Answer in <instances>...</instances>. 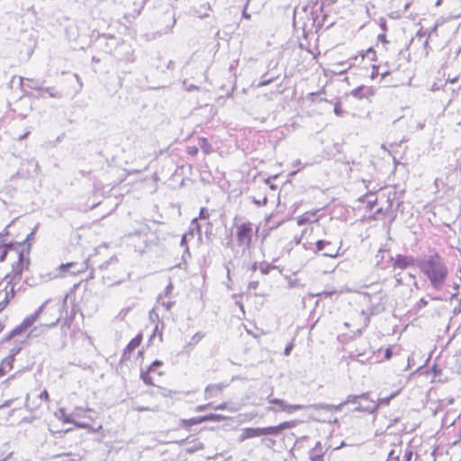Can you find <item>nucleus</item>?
I'll list each match as a JSON object with an SVG mask.
<instances>
[{
  "label": "nucleus",
  "mask_w": 461,
  "mask_h": 461,
  "mask_svg": "<svg viewBox=\"0 0 461 461\" xmlns=\"http://www.w3.org/2000/svg\"><path fill=\"white\" fill-rule=\"evenodd\" d=\"M258 204H266L267 203V198L265 197L262 201V203L260 202H256Z\"/></svg>",
  "instance_id": "nucleus-59"
},
{
  "label": "nucleus",
  "mask_w": 461,
  "mask_h": 461,
  "mask_svg": "<svg viewBox=\"0 0 461 461\" xmlns=\"http://www.w3.org/2000/svg\"><path fill=\"white\" fill-rule=\"evenodd\" d=\"M358 402H359V395H349V396H348V399L345 402V403L353 402V403H357L358 405Z\"/></svg>",
  "instance_id": "nucleus-30"
},
{
  "label": "nucleus",
  "mask_w": 461,
  "mask_h": 461,
  "mask_svg": "<svg viewBox=\"0 0 461 461\" xmlns=\"http://www.w3.org/2000/svg\"><path fill=\"white\" fill-rule=\"evenodd\" d=\"M427 304H428V301H426L425 299L422 298L418 303V307L419 308L425 307Z\"/></svg>",
  "instance_id": "nucleus-45"
},
{
  "label": "nucleus",
  "mask_w": 461,
  "mask_h": 461,
  "mask_svg": "<svg viewBox=\"0 0 461 461\" xmlns=\"http://www.w3.org/2000/svg\"><path fill=\"white\" fill-rule=\"evenodd\" d=\"M411 456H412V451L410 450L409 448L405 449L404 456H403V459H404L403 461H411Z\"/></svg>",
  "instance_id": "nucleus-33"
},
{
  "label": "nucleus",
  "mask_w": 461,
  "mask_h": 461,
  "mask_svg": "<svg viewBox=\"0 0 461 461\" xmlns=\"http://www.w3.org/2000/svg\"><path fill=\"white\" fill-rule=\"evenodd\" d=\"M414 264V258L403 255H397V257L394 259L393 267L400 269H405L409 266H412Z\"/></svg>",
  "instance_id": "nucleus-9"
},
{
  "label": "nucleus",
  "mask_w": 461,
  "mask_h": 461,
  "mask_svg": "<svg viewBox=\"0 0 461 461\" xmlns=\"http://www.w3.org/2000/svg\"><path fill=\"white\" fill-rule=\"evenodd\" d=\"M42 90L48 93L51 97L59 98L61 96L60 94L52 92L51 88H44Z\"/></svg>",
  "instance_id": "nucleus-35"
},
{
  "label": "nucleus",
  "mask_w": 461,
  "mask_h": 461,
  "mask_svg": "<svg viewBox=\"0 0 461 461\" xmlns=\"http://www.w3.org/2000/svg\"><path fill=\"white\" fill-rule=\"evenodd\" d=\"M257 268H258V264H257V263H254V264L252 265V267H251L252 271H256V270H257Z\"/></svg>",
  "instance_id": "nucleus-58"
},
{
  "label": "nucleus",
  "mask_w": 461,
  "mask_h": 461,
  "mask_svg": "<svg viewBox=\"0 0 461 461\" xmlns=\"http://www.w3.org/2000/svg\"><path fill=\"white\" fill-rule=\"evenodd\" d=\"M192 224L194 225L196 224V228L198 230V231L200 232V227L198 226L197 224V218H194L193 221H192Z\"/></svg>",
  "instance_id": "nucleus-55"
},
{
  "label": "nucleus",
  "mask_w": 461,
  "mask_h": 461,
  "mask_svg": "<svg viewBox=\"0 0 461 461\" xmlns=\"http://www.w3.org/2000/svg\"><path fill=\"white\" fill-rule=\"evenodd\" d=\"M162 365V362L159 360H155L149 367V371L154 372L156 367L160 366Z\"/></svg>",
  "instance_id": "nucleus-32"
},
{
  "label": "nucleus",
  "mask_w": 461,
  "mask_h": 461,
  "mask_svg": "<svg viewBox=\"0 0 461 461\" xmlns=\"http://www.w3.org/2000/svg\"><path fill=\"white\" fill-rule=\"evenodd\" d=\"M340 247L326 240H318L316 242V251H323L322 256L336 258L339 255Z\"/></svg>",
  "instance_id": "nucleus-5"
},
{
  "label": "nucleus",
  "mask_w": 461,
  "mask_h": 461,
  "mask_svg": "<svg viewBox=\"0 0 461 461\" xmlns=\"http://www.w3.org/2000/svg\"><path fill=\"white\" fill-rule=\"evenodd\" d=\"M14 354L15 353L11 354L8 357H6L5 358H4V360L2 361V364H1V369L3 371L11 370L12 369L13 364H14Z\"/></svg>",
  "instance_id": "nucleus-18"
},
{
  "label": "nucleus",
  "mask_w": 461,
  "mask_h": 461,
  "mask_svg": "<svg viewBox=\"0 0 461 461\" xmlns=\"http://www.w3.org/2000/svg\"><path fill=\"white\" fill-rule=\"evenodd\" d=\"M258 281H251L249 283L248 288H249V290H255L258 288Z\"/></svg>",
  "instance_id": "nucleus-42"
},
{
  "label": "nucleus",
  "mask_w": 461,
  "mask_h": 461,
  "mask_svg": "<svg viewBox=\"0 0 461 461\" xmlns=\"http://www.w3.org/2000/svg\"><path fill=\"white\" fill-rule=\"evenodd\" d=\"M293 348H294V344L293 343L288 344L285 347V348L284 355L285 356H289L291 351H292V349H293Z\"/></svg>",
  "instance_id": "nucleus-41"
},
{
  "label": "nucleus",
  "mask_w": 461,
  "mask_h": 461,
  "mask_svg": "<svg viewBox=\"0 0 461 461\" xmlns=\"http://www.w3.org/2000/svg\"><path fill=\"white\" fill-rule=\"evenodd\" d=\"M253 224L249 221L237 225V241L240 247L249 249L253 237Z\"/></svg>",
  "instance_id": "nucleus-2"
},
{
  "label": "nucleus",
  "mask_w": 461,
  "mask_h": 461,
  "mask_svg": "<svg viewBox=\"0 0 461 461\" xmlns=\"http://www.w3.org/2000/svg\"><path fill=\"white\" fill-rule=\"evenodd\" d=\"M390 357H391V350L387 349L385 352V357L388 359V358H390Z\"/></svg>",
  "instance_id": "nucleus-57"
},
{
  "label": "nucleus",
  "mask_w": 461,
  "mask_h": 461,
  "mask_svg": "<svg viewBox=\"0 0 461 461\" xmlns=\"http://www.w3.org/2000/svg\"><path fill=\"white\" fill-rule=\"evenodd\" d=\"M271 82V80H264L258 84L259 86H267Z\"/></svg>",
  "instance_id": "nucleus-52"
},
{
  "label": "nucleus",
  "mask_w": 461,
  "mask_h": 461,
  "mask_svg": "<svg viewBox=\"0 0 461 461\" xmlns=\"http://www.w3.org/2000/svg\"><path fill=\"white\" fill-rule=\"evenodd\" d=\"M335 292L334 291H330V292H322L321 294H316L317 296L319 295H324L325 297H330Z\"/></svg>",
  "instance_id": "nucleus-47"
},
{
  "label": "nucleus",
  "mask_w": 461,
  "mask_h": 461,
  "mask_svg": "<svg viewBox=\"0 0 461 461\" xmlns=\"http://www.w3.org/2000/svg\"><path fill=\"white\" fill-rule=\"evenodd\" d=\"M9 405H10V402L8 401V402H5L3 406L8 407Z\"/></svg>",
  "instance_id": "nucleus-63"
},
{
  "label": "nucleus",
  "mask_w": 461,
  "mask_h": 461,
  "mask_svg": "<svg viewBox=\"0 0 461 461\" xmlns=\"http://www.w3.org/2000/svg\"><path fill=\"white\" fill-rule=\"evenodd\" d=\"M247 6H248V3L246 4V5L244 7V10L242 12V17L245 18V19H249L250 18V14H248L247 11H246Z\"/></svg>",
  "instance_id": "nucleus-46"
},
{
  "label": "nucleus",
  "mask_w": 461,
  "mask_h": 461,
  "mask_svg": "<svg viewBox=\"0 0 461 461\" xmlns=\"http://www.w3.org/2000/svg\"><path fill=\"white\" fill-rule=\"evenodd\" d=\"M7 255V249L5 247L0 246V261H4Z\"/></svg>",
  "instance_id": "nucleus-36"
},
{
  "label": "nucleus",
  "mask_w": 461,
  "mask_h": 461,
  "mask_svg": "<svg viewBox=\"0 0 461 461\" xmlns=\"http://www.w3.org/2000/svg\"><path fill=\"white\" fill-rule=\"evenodd\" d=\"M457 277H458L459 281L461 282V267L458 269Z\"/></svg>",
  "instance_id": "nucleus-60"
},
{
  "label": "nucleus",
  "mask_w": 461,
  "mask_h": 461,
  "mask_svg": "<svg viewBox=\"0 0 461 461\" xmlns=\"http://www.w3.org/2000/svg\"><path fill=\"white\" fill-rule=\"evenodd\" d=\"M316 212H307L301 215L297 220V224L302 226L312 221V217L315 216Z\"/></svg>",
  "instance_id": "nucleus-19"
},
{
  "label": "nucleus",
  "mask_w": 461,
  "mask_h": 461,
  "mask_svg": "<svg viewBox=\"0 0 461 461\" xmlns=\"http://www.w3.org/2000/svg\"><path fill=\"white\" fill-rule=\"evenodd\" d=\"M334 113L337 116H341L344 113V111L342 109V105L339 102H337L334 105Z\"/></svg>",
  "instance_id": "nucleus-26"
},
{
  "label": "nucleus",
  "mask_w": 461,
  "mask_h": 461,
  "mask_svg": "<svg viewBox=\"0 0 461 461\" xmlns=\"http://www.w3.org/2000/svg\"><path fill=\"white\" fill-rule=\"evenodd\" d=\"M390 401L389 397L379 399V402L370 400L366 394L359 395L358 405L356 408L357 411L374 412L380 404H388Z\"/></svg>",
  "instance_id": "nucleus-4"
},
{
  "label": "nucleus",
  "mask_w": 461,
  "mask_h": 461,
  "mask_svg": "<svg viewBox=\"0 0 461 461\" xmlns=\"http://www.w3.org/2000/svg\"><path fill=\"white\" fill-rule=\"evenodd\" d=\"M215 411H221V410H225L228 408V405L226 402H223V403H221L219 405H216V406H213L212 407Z\"/></svg>",
  "instance_id": "nucleus-43"
},
{
  "label": "nucleus",
  "mask_w": 461,
  "mask_h": 461,
  "mask_svg": "<svg viewBox=\"0 0 461 461\" xmlns=\"http://www.w3.org/2000/svg\"><path fill=\"white\" fill-rule=\"evenodd\" d=\"M180 244H181V246H186V236L185 235H183Z\"/></svg>",
  "instance_id": "nucleus-49"
},
{
  "label": "nucleus",
  "mask_w": 461,
  "mask_h": 461,
  "mask_svg": "<svg viewBox=\"0 0 461 461\" xmlns=\"http://www.w3.org/2000/svg\"><path fill=\"white\" fill-rule=\"evenodd\" d=\"M92 413L96 415L95 412H94L90 409L84 410L82 408H76L71 413V417L73 420L80 418H88L89 420H95V417L91 415Z\"/></svg>",
  "instance_id": "nucleus-12"
},
{
  "label": "nucleus",
  "mask_w": 461,
  "mask_h": 461,
  "mask_svg": "<svg viewBox=\"0 0 461 461\" xmlns=\"http://www.w3.org/2000/svg\"><path fill=\"white\" fill-rule=\"evenodd\" d=\"M260 272L264 275L267 274L268 271H269V268H270V266L268 265H265V264H261L259 267H258Z\"/></svg>",
  "instance_id": "nucleus-38"
},
{
  "label": "nucleus",
  "mask_w": 461,
  "mask_h": 461,
  "mask_svg": "<svg viewBox=\"0 0 461 461\" xmlns=\"http://www.w3.org/2000/svg\"><path fill=\"white\" fill-rule=\"evenodd\" d=\"M259 436H263L262 428H248L245 429L243 431L244 438H255Z\"/></svg>",
  "instance_id": "nucleus-15"
},
{
  "label": "nucleus",
  "mask_w": 461,
  "mask_h": 461,
  "mask_svg": "<svg viewBox=\"0 0 461 461\" xmlns=\"http://www.w3.org/2000/svg\"><path fill=\"white\" fill-rule=\"evenodd\" d=\"M312 461H321V456L316 455L312 456Z\"/></svg>",
  "instance_id": "nucleus-51"
},
{
  "label": "nucleus",
  "mask_w": 461,
  "mask_h": 461,
  "mask_svg": "<svg viewBox=\"0 0 461 461\" xmlns=\"http://www.w3.org/2000/svg\"><path fill=\"white\" fill-rule=\"evenodd\" d=\"M87 267H81L80 268L77 267V264L74 262L68 264H61L59 268L61 271H69L72 275H77V273L85 271Z\"/></svg>",
  "instance_id": "nucleus-14"
},
{
  "label": "nucleus",
  "mask_w": 461,
  "mask_h": 461,
  "mask_svg": "<svg viewBox=\"0 0 461 461\" xmlns=\"http://www.w3.org/2000/svg\"><path fill=\"white\" fill-rule=\"evenodd\" d=\"M14 295V285L7 282L5 288L0 290V303L5 306Z\"/></svg>",
  "instance_id": "nucleus-8"
},
{
  "label": "nucleus",
  "mask_w": 461,
  "mask_h": 461,
  "mask_svg": "<svg viewBox=\"0 0 461 461\" xmlns=\"http://www.w3.org/2000/svg\"><path fill=\"white\" fill-rule=\"evenodd\" d=\"M176 18H175V15H173V20H172V25H171V28L176 24Z\"/></svg>",
  "instance_id": "nucleus-61"
},
{
  "label": "nucleus",
  "mask_w": 461,
  "mask_h": 461,
  "mask_svg": "<svg viewBox=\"0 0 461 461\" xmlns=\"http://www.w3.org/2000/svg\"><path fill=\"white\" fill-rule=\"evenodd\" d=\"M227 385L224 384H209L204 390L205 399H210L217 396Z\"/></svg>",
  "instance_id": "nucleus-10"
},
{
  "label": "nucleus",
  "mask_w": 461,
  "mask_h": 461,
  "mask_svg": "<svg viewBox=\"0 0 461 461\" xmlns=\"http://www.w3.org/2000/svg\"><path fill=\"white\" fill-rule=\"evenodd\" d=\"M351 66H352V62H350L349 60L334 64L333 65V68H334L333 72L337 73V74H343L348 68H350Z\"/></svg>",
  "instance_id": "nucleus-16"
},
{
  "label": "nucleus",
  "mask_w": 461,
  "mask_h": 461,
  "mask_svg": "<svg viewBox=\"0 0 461 461\" xmlns=\"http://www.w3.org/2000/svg\"><path fill=\"white\" fill-rule=\"evenodd\" d=\"M363 86H359L354 90L351 91V95L355 97H357V98H361L362 97V91H363Z\"/></svg>",
  "instance_id": "nucleus-31"
},
{
  "label": "nucleus",
  "mask_w": 461,
  "mask_h": 461,
  "mask_svg": "<svg viewBox=\"0 0 461 461\" xmlns=\"http://www.w3.org/2000/svg\"><path fill=\"white\" fill-rule=\"evenodd\" d=\"M204 337V333L202 332V331H197L196 333H194L190 341L186 344V346H185V349L188 347H194L196 344H198Z\"/></svg>",
  "instance_id": "nucleus-17"
},
{
  "label": "nucleus",
  "mask_w": 461,
  "mask_h": 461,
  "mask_svg": "<svg viewBox=\"0 0 461 461\" xmlns=\"http://www.w3.org/2000/svg\"><path fill=\"white\" fill-rule=\"evenodd\" d=\"M417 36H427V32H422L421 30H420L418 32H417Z\"/></svg>",
  "instance_id": "nucleus-54"
},
{
  "label": "nucleus",
  "mask_w": 461,
  "mask_h": 461,
  "mask_svg": "<svg viewBox=\"0 0 461 461\" xmlns=\"http://www.w3.org/2000/svg\"><path fill=\"white\" fill-rule=\"evenodd\" d=\"M172 285L169 284L166 288V294H168L172 291Z\"/></svg>",
  "instance_id": "nucleus-53"
},
{
  "label": "nucleus",
  "mask_w": 461,
  "mask_h": 461,
  "mask_svg": "<svg viewBox=\"0 0 461 461\" xmlns=\"http://www.w3.org/2000/svg\"><path fill=\"white\" fill-rule=\"evenodd\" d=\"M400 454H401V449L398 452L395 449H393L390 451L388 457H389V459L399 460Z\"/></svg>",
  "instance_id": "nucleus-27"
},
{
  "label": "nucleus",
  "mask_w": 461,
  "mask_h": 461,
  "mask_svg": "<svg viewBox=\"0 0 461 461\" xmlns=\"http://www.w3.org/2000/svg\"><path fill=\"white\" fill-rule=\"evenodd\" d=\"M381 75H382V77H384L386 75H388V72L387 71L386 72H382Z\"/></svg>",
  "instance_id": "nucleus-64"
},
{
  "label": "nucleus",
  "mask_w": 461,
  "mask_h": 461,
  "mask_svg": "<svg viewBox=\"0 0 461 461\" xmlns=\"http://www.w3.org/2000/svg\"><path fill=\"white\" fill-rule=\"evenodd\" d=\"M437 29H438V25L436 24V25H434V26L429 30V32H427V40L425 41V43H424V44H425V46H427V45H428V43H429V41H428V40H429V38H430L432 34H436V33H437Z\"/></svg>",
  "instance_id": "nucleus-28"
},
{
  "label": "nucleus",
  "mask_w": 461,
  "mask_h": 461,
  "mask_svg": "<svg viewBox=\"0 0 461 461\" xmlns=\"http://www.w3.org/2000/svg\"><path fill=\"white\" fill-rule=\"evenodd\" d=\"M142 336L141 334L137 335L135 338H133L129 344L127 345L126 348L123 352L124 357H130V354L131 351H133L136 348H138L141 342Z\"/></svg>",
  "instance_id": "nucleus-13"
},
{
  "label": "nucleus",
  "mask_w": 461,
  "mask_h": 461,
  "mask_svg": "<svg viewBox=\"0 0 461 461\" xmlns=\"http://www.w3.org/2000/svg\"><path fill=\"white\" fill-rule=\"evenodd\" d=\"M162 306L166 308V310H170L172 305L174 304V302L168 300L167 302H162L161 303Z\"/></svg>",
  "instance_id": "nucleus-40"
},
{
  "label": "nucleus",
  "mask_w": 461,
  "mask_h": 461,
  "mask_svg": "<svg viewBox=\"0 0 461 461\" xmlns=\"http://www.w3.org/2000/svg\"><path fill=\"white\" fill-rule=\"evenodd\" d=\"M56 417L59 420H62L64 423H72L74 422V420L70 415H67L65 411L63 409H59L56 413Z\"/></svg>",
  "instance_id": "nucleus-22"
},
{
  "label": "nucleus",
  "mask_w": 461,
  "mask_h": 461,
  "mask_svg": "<svg viewBox=\"0 0 461 461\" xmlns=\"http://www.w3.org/2000/svg\"><path fill=\"white\" fill-rule=\"evenodd\" d=\"M209 217H210L209 211L206 208H201L200 213H199V218L205 220V219H208Z\"/></svg>",
  "instance_id": "nucleus-29"
},
{
  "label": "nucleus",
  "mask_w": 461,
  "mask_h": 461,
  "mask_svg": "<svg viewBox=\"0 0 461 461\" xmlns=\"http://www.w3.org/2000/svg\"><path fill=\"white\" fill-rule=\"evenodd\" d=\"M41 398H42V399H48V398H49L48 392H47V391H43V392L41 393Z\"/></svg>",
  "instance_id": "nucleus-50"
},
{
  "label": "nucleus",
  "mask_w": 461,
  "mask_h": 461,
  "mask_svg": "<svg viewBox=\"0 0 461 461\" xmlns=\"http://www.w3.org/2000/svg\"><path fill=\"white\" fill-rule=\"evenodd\" d=\"M26 81L28 82V84L26 85L28 87L32 89H41L40 83L38 81L30 78H26Z\"/></svg>",
  "instance_id": "nucleus-25"
},
{
  "label": "nucleus",
  "mask_w": 461,
  "mask_h": 461,
  "mask_svg": "<svg viewBox=\"0 0 461 461\" xmlns=\"http://www.w3.org/2000/svg\"><path fill=\"white\" fill-rule=\"evenodd\" d=\"M454 289L456 291V293L454 295H456L457 291H458V289H459V284H457V283H454Z\"/></svg>",
  "instance_id": "nucleus-56"
},
{
  "label": "nucleus",
  "mask_w": 461,
  "mask_h": 461,
  "mask_svg": "<svg viewBox=\"0 0 461 461\" xmlns=\"http://www.w3.org/2000/svg\"><path fill=\"white\" fill-rule=\"evenodd\" d=\"M73 424H75L77 428H80V429H87L89 428V424L86 423V422H81V421H77L74 420V422H72Z\"/></svg>",
  "instance_id": "nucleus-34"
},
{
  "label": "nucleus",
  "mask_w": 461,
  "mask_h": 461,
  "mask_svg": "<svg viewBox=\"0 0 461 461\" xmlns=\"http://www.w3.org/2000/svg\"><path fill=\"white\" fill-rule=\"evenodd\" d=\"M30 264L29 258L24 257L23 253H19L18 262L14 266V271L16 275H21L23 269H27Z\"/></svg>",
  "instance_id": "nucleus-11"
},
{
  "label": "nucleus",
  "mask_w": 461,
  "mask_h": 461,
  "mask_svg": "<svg viewBox=\"0 0 461 461\" xmlns=\"http://www.w3.org/2000/svg\"><path fill=\"white\" fill-rule=\"evenodd\" d=\"M49 300L45 301L37 311H35L32 314L27 316L20 325H18L15 329H14L11 332V337L21 334L23 331L32 326L35 321L39 319L42 311L48 304Z\"/></svg>",
  "instance_id": "nucleus-3"
},
{
  "label": "nucleus",
  "mask_w": 461,
  "mask_h": 461,
  "mask_svg": "<svg viewBox=\"0 0 461 461\" xmlns=\"http://www.w3.org/2000/svg\"><path fill=\"white\" fill-rule=\"evenodd\" d=\"M228 409H229L231 412H234V411H237V409H236V408H234V407H230V408H228Z\"/></svg>",
  "instance_id": "nucleus-62"
},
{
  "label": "nucleus",
  "mask_w": 461,
  "mask_h": 461,
  "mask_svg": "<svg viewBox=\"0 0 461 461\" xmlns=\"http://www.w3.org/2000/svg\"><path fill=\"white\" fill-rule=\"evenodd\" d=\"M198 145L202 149L204 154H210L212 152V147L207 139L205 138H199L198 139Z\"/></svg>",
  "instance_id": "nucleus-20"
},
{
  "label": "nucleus",
  "mask_w": 461,
  "mask_h": 461,
  "mask_svg": "<svg viewBox=\"0 0 461 461\" xmlns=\"http://www.w3.org/2000/svg\"><path fill=\"white\" fill-rule=\"evenodd\" d=\"M134 410L139 412L151 411V409H149V407H143V406H136V407H134Z\"/></svg>",
  "instance_id": "nucleus-44"
},
{
  "label": "nucleus",
  "mask_w": 461,
  "mask_h": 461,
  "mask_svg": "<svg viewBox=\"0 0 461 461\" xmlns=\"http://www.w3.org/2000/svg\"><path fill=\"white\" fill-rule=\"evenodd\" d=\"M149 370L147 371H142L141 374H140V376H141V379L143 380V382L148 384V385H152L154 384H153V381H152V378L151 376L149 375Z\"/></svg>",
  "instance_id": "nucleus-24"
},
{
  "label": "nucleus",
  "mask_w": 461,
  "mask_h": 461,
  "mask_svg": "<svg viewBox=\"0 0 461 461\" xmlns=\"http://www.w3.org/2000/svg\"><path fill=\"white\" fill-rule=\"evenodd\" d=\"M187 152L189 155L194 156L198 153V148L195 146H190L187 148Z\"/></svg>",
  "instance_id": "nucleus-37"
},
{
  "label": "nucleus",
  "mask_w": 461,
  "mask_h": 461,
  "mask_svg": "<svg viewBox=\"0 0 461 461\" xmlns=\"http://www.w3.org/2000/svg\"><path fill=\"white\" fill-rule=\"evenodd\" d=\"M224 418L221 415L219 414H208L203 416V422L204 421H220L222 420Z\"/></svg>",
  "instance_id": "nucleus-23"
},
{
  "label": "nucleus",
  "mask_w": 461,
  "mask_h": 461,
  "mask_svg": "<svg viewBox=\"0 0 461 461\" xmlns=\"http://www.w3.org/2000/svg\"><path fill=\"white\" fill-rule=\"evenodd\" d=\"M416 265L435 290L439 291L443 288L448 276V268L438 253L424 257L418 260Z\"/></svg>",
  "instance_id": "nucleus-1"
},
{
  "label": "nucleus",
  "mask_w": 461,
  "mask_h": 461,
  "mask_svg": "<svg viewBox=\"0 0 461 461\" xmlns=\"http://www.w3.org/2000/svg\"><path fill=\"white\" fill-rule=\"evenodd\" d=\"M295 426V421H285L277 426L262 428L263 435H277L282 430L291 429Z\"/></svg>",
  "instance_id": "nucleus-7"
},
{
  "label": "nucleus",
  "mask_w": 461,
  "mask_h": 461,
  "mask_svg": "<svg viewBox=\"0 0 461 461\" xmlns=\"http://www.w3.org/2000/svg\"><path fill=\"white\" fill-rule=\"evenodd\" d=\"M424 126H425V123H424V122H418V123H417V125H416V129H417V130H419V131H420V130H422V129L424 128Z\"/></svg>",
  "instance_id": "nucleus-48"
},
{
  "label": "nucleus",
  "mask_w": 461,
  "mask_h": 461,
  "mask_svg": "<svg viewBox=\"0 0 461 461\" xmlns=\"http://www.w3.org/2000/svg\"><path fill=\"white\" fill-rule=\"evenodd\" d=\"M269 403L278 405V409L269 408L272 411H285L287 413H293L295 411L303 410L305 407L302 404H288L284 400L274 398L268 400Z\"/></svg>",
  "instance_id": "nucleus-6"
},
{
  "label": "nucleus",
  "mask_w": 461,
  "mask_h": 461,
  "mask_svg": "<svg viewBox=\"0 0 461 461\" xmlns=\"http://www.w3.org/2000/svg\"><path fill=\"white\" fill-rule=\"evenodd\" d=\"M209 407H212V403L198 405V406H196L195 411H203L207 410Z\"/></svg>",
  "instance_id": "nucleus-39"
},
{
  "label": "nucleus",
  "mask_w": 461,
  "mask_h": 461,
  "mask_svg": "<svg viewBox=\"0 0 461 461\" xmlns=\"http://www.w3.org/2000/svg\"><path fill=\"white\" fill-rule=\"evenodd\" d=\"M202 419H203V416L194 417V418H191V419H187V420H182L181 422L184 427L188 428L193 425H196V424H200V423L203 422V420H202Z\"/></svg>",
  "instance_id": "nucleus-21"
}]
</instances>
